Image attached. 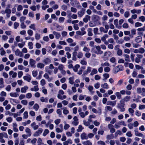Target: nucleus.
<instances>
[{"label": "nucleus", "instance_id": "nucleus-1", "mask_svg": "<svg viewBox=\"0 0 145 145\" xmlns=\"http://www.w3.org/2000/svg\"><path fill=\"white\" fill-rule=\"evenodd\" d=\"M130 97L129 96H127L123 99L121 100L120 103H118V108L120 109V111L123 112L125 111V109L124 108L125 105V102H127L130 100Z\"/></svg>", "mask_w": 145, "mask_h": 145}, {"label": "nucleus", "instance_id": "nucleus-2", "mask_svg": "<svg viewBox=\"0 0 145 145\" xmlns=\"http://www.w3.org/2000/svg\"><path fill=\"white\" fill-rule=\"evenodd\" d=\"M91 19L93 22L97 24V25L100 24V18L99 16L96 15H93L92 16Z\"/></svg>", "mask_w": 145, "mask_h": 145}, {"label": "nucleus", "instance_id": "nucleus-3", "mask_svg": "<svg viewBox=\"0 0 145 145\" xmlns=\"http://www.w3.org/2000/svg\"><path fill=\"white\" fill-rule=\"evenodd\" d=\"M112 53L109 51H107L105 52L103 58L104 61H107L108 60V58L110 56Z\"/></svg>", "mask_w": 145, "mask_h": 145}, {"label": "nucleus", "instance_id": "nucleus-4", "mask_svg": "<svg viewBox=\"0 0 145 145\" xmlns=\"http://www.w3.org/2000/svg\"><path fill=\"white\" fill-rule=\"evenodd\" d=\"M85 9L82 8L80 11H79L78 12V16L80 17H82V16L85 14Z\"/></svg>", "mask_w": 145, "mask_h": 145}, {"label": "nucleus", "instance_id": "nucleus-5", "mask_svg": "<svg viewBox=\"0 0 145 145\" xmlns=\"http://www.w3.org/2000/svg\"><path fill=\"white\" fill-rule=\"evenodd\" d=\"M15 54L16 56H19L20 57L23 56V54L22 52H20V50L18 49H17L15 52Z\"/></svg>", "mask_w": 145, "mask_h": 145}, {"label": "nucleus", "instance_id": "nucleus-6", "mask_svg": "<svg viewBox=\"0 0 145 145\" xmlns=\"http://www.w3.org/2000/svg\"><path fill=\"white\" fill-rule=\"evenodd\" d=\"M43 131L42 129V128H40V129H39L37 131H36L35 132L34 134V136L35 137L38 136L42 133Z\"/></svg>", "mask_w": 145, "mask_h": 145}, {"label": "nucleus", "instance_id": "nucleus-7", "mask_svg": "<svg viewBox=\"0 0 145 145\" xmlns=\"http://www.w3.org/2000/svg\"><path fill=\"white\" fill-rule=\"evenodd\" d=\"M142 38L140 36H138L135 39V41L137 43L140 42L142 41Z\"/></svg>", "mask_w": 145, "mask_h": 145}, {"label": "nucleus", "instance_id": "nucleus-8", "mask_svg": "<svg viewBox=\"0 0 145 145\" xmlns=\"http://www.w3.org/2000/svg\"><path fill=\"white\" fill-rule=\"evenodd\" d=\"M43 62L45 64H47L51 63V60L49 58L47 57L43 60Z\"/></svg>", "mask_w": 145, "mask_h": 145}, {"label": "nucleus", "instance_id": "nucleus-9", "mask_svg": "<svg viewBox=\"0 0 145 145\" xmlns=\"http://www.w3.org/2000/svg\"><path fill=\"white\" fill-rule=\"evenodd\" d=\"M29 63L32 67H34L35 68V61L33 59H30Z\"/></svg>", "mask_w": 145, "mask_h": 145}, {"label": "nucleus", "instance_id": "nucleus-10", "mask_svg": "<svg viewBox=\"0 0 145 145\" xmlns=\"http://www.w3.org/2000/svg\"><path fill=\"white\" fill-rule=\"evenodd\" d=\"M90 16L88 15H86L85 16V17L83 18V21L84 22L87 23L88 22V20H90Z\"/></svg>", "mask_w": 145, "mask_h": 145}, {"label": "nucleus", "instance_id": "nucleus-11", "mask_svg": "<svg viewBox=\"0 0 145 145\" xmlns=\"http://www.w3.org/2000/svg\"><path fill=\"white\" fill-rule=\"evenodd\" d=\"M117 46H118V50L117 51V55L119 56H121L122 55V51L120 49L119 47L120 46L119 45H117V46H115V47H116Z\"/></svg>", "mask_w": 145, "mask_h": 145}, {"label": "nucleus", "instance_id": "nucleus-12", "mask_svg": "<svg viewBox=\"0 0 145 145\" xmlns=\"http://www.w3.org/2000/svg\"><path fill=\"white\" fill-rule=\"evenodd\" d=\"M81 138L82 140L84 139H88V137L86 135L85 133H83L81 134Z\"/></svg>", "mask_w": 145, "mask_h": 145}, {"label": "nucleus", "instance_id": "nucleus-13", "mask_svg": "<svg viewBox=\"0 0 145 145\" xmlns=\"http://www.w3.org/2000/svg\"><path fill=\"white\" fill-rule=\"evenodd\" d=\"M119 68V66H117L113 68V72L114 74H116L119 71L118 68Z\"/></svg>", "mask_w": 145, "mask_h": 145}, {"label": "nucleus", "instance_id": "nucleus-14", "mask_svg": "<svg viewBox=\"0 0 145 145\" xmlns=\"http://www.w3.org/2000/svg\"><path fill=\"white\" fill-rule=\"evenodd\" d=\"M4 87L3 79L2 78H0V89L3 88Z\"/></svg>", "mask_w": 145, "mask_h": 145}, {"label": "nucleus", "instance_id": "nucleus-15", "mask_svg": "<svg viewBox=\"0 0 145 145\" xmlns=\"http://www.w3.org/2000/svg\"><path fill=\"white\" fill-rule=\"evenodd\" d=\"M28 88L27 86H25L24 87L22 88L21 89V92L22 93H25L26 92V90Z\"/></svg>", "mask_w": 145, "mask_h": 145}, {"label": "nucleus", "instance_id": "nucleus-16", "mask_svg": "<svg viewBox=\"0 0 145 145\" xmlns=\"http://www.w3.org/2000/svg\"><path fill=\"white\" fill-rule=\"evenodd\" d=\"M116 104V102L115 101L112 102L111 101H108L107 102V105L114 106Z\"/></svg>", "mask_w": 145, "mask_h": 145}, {"label": "nucleus", "instance_id": "nucleus-17", "mask_svg": "<svg viewBox=\"0 0 145 145\" xmlns=\"http://www.w3.org/2000/svg\"><path fill=\"white\" fill-rule=\"evenodd\" d=\"M80 67V66L78 64H76L75 66L73 68V71L75 72H77L78 71V69Z\"/></svg>", "mask_w": 145, "mask_h": 145}, {"label": "nucleus", "instance_id": "nucleus-18", "mask_svg": "<svg viewBox=\"0 0 145 145\" xmlns=\"http://www.w3.org/2000/svg\"><path fill=\"white\" fill-rule=\"evenodd\" d=\"M92 29L91 28H88V35L89 36H91L93 35V34L92 33Z\"/></svg>", "mask_w": 145, "mask_h": 145}, {"label": "nucleus", "instance_id": "nucleus-19", "mask_svg": "<svg viewBox=\"0 0 145 145\" xmlns=\"http://www.w3.org/2000/svg\"><path fill=\"white\" fill-rule=\"evenodd\" d=\"M97 25V24H95V22H93L92 20L89 23V25L90 27H94L95 26Z\"/></svg>", "mask_w": 145, "mask_h": 145}, {"label": "nucleus", "instance_id": "nucleus-20", "mask_svg": "<svg viewBox=\"0 0 145 145\" xmlns=\"http://www.w3.org/2000/svg\"><path fill=\"white\" fill-rule=\"evenodd\" d=\"M53 33V34L55 35L56 38L57 39H59L61 36V35L59 33H57L55 31H54Z\"/></svg>", "mask_w": 145, "mask_h": 145}, {"label": "nucleus", "instance_id": "nucleus-21", "mask_svg": "<svg viewBox=\"0 0 145 145\" xmlns=\"http://www.w3.org/2000/svg\"><path fill=\"white\" fill-rule=\"evenodd\" d=\"M101 87L105 89H107L108 88V86L107 83H105L101 85Z\"/></svg>", "mask_w": 145, "mask_h": 145}, {"label": "nucleus", "instance_id": "nucleus-22", "mask_svg": "<svg viewBox=\"0 0 145 145\" xmlns=\"http://www.w3.org/2000/svg\"><path fill=\"white\" fill-rule=\"evenodd\" d=\"M37 66V67L42 69L44 68V64L42 63H38Z\"/></svg>", "mask_w": 145, "mask_h": 145}, {"label": "nucleus", "instance_id": "nucleus-23", "mask_svg": "<svg viewBox=\"0 0 145 145\" xmlns=\"http://www.w3.org/2000/svg\"><path fill=\"white\" fill-rule=\"evenodd\" d=\"M25 132L28 133V136L30 137L31 135V130L28 127H27L25 129Z\"/></svg>", "mask_w": 145, "mask_h": 145}, {"label": "nucleus", "instance_id": "nucleus-24", "mask_svg": "<svg viewBox=\"0 0 145 145\" xmlns=\"http://www.w3.org/2000/svg\"><path fill=\"white\" fill-rule=\"evenodd\" d=\"M24 79L25 80L27 81L28 82H30L31 80V78L30 77L27 76H24L23 77Z\"/></svg>", "mask_w": 145, "mask_h": 145}, {"label": "nucleus", "instance_id": "nucleus-25", "mask_svg": "<svg viewBox=\"0 0 145 145\" xmlns=\"http://www.w3.org/2000/svg\"><path fill=\"white\" fill-rule=\"evenodd\" d=\"M97 73V70L95 69H93L90 73V75H93L94 74H96Z\"/></svg>", "mask_w": 145, "mask_h": 145}, {"label": "nucleus", "instance_id": "nucleus-26", "mask_svg": "<svg viewBox=\"0 0 145 145\" xmlns=\"http://www.w3.org/2000/svg\"><path fill=\"white\" fill-rule=\"evenodd\" d=\"M120 6H117V4L116 3L114 4V5L113 8L114 9L115 11H118L120 9Z\"/></svg>", "mask_w": 145, "mask_h": 145}, {"label": "nucleus", "instance_id": "nucleus-27", "mask_svg": "<svg viewBox=\"0 0 145 145\" xmlns=\"http://www.w3.org/2000/svg\"><path fill=\"white\" fill-rule=\"evenodd\" d=\"M10 101L11 103L13 105H14L13 104V103L14 102L15 103H18L17 101H18L15 99L10 98Z\"/></svg>", "mask_w": 145, "mask_h": 145}, {"label": "nucleus", "instance_id": "nucleus-28", "mask_svg": "<svg viewBox=\"0 0 145 145\" xmlns=\"http://www.w3.org/2000/svg\"><path fill=\"white\" fill-rule=\"evenodd\" d=\"M10 95L12 97H17L19 95L16 93H10Z\"/></svg>", "mask_w": 145, "mask_h": 145}, {"label": "nucleus", "instance_id": "nucleus-29", "mask_svg": "<svg viewBox=\"0 0 145 145\" xmlns=\"http://www.w3.org/2000/svg\"><path fill=\"white\" fill-rule=\"evenodd\" d=\"M135 134L137 136L142 137L143 135V134L142 133H139L138 131H135Z\"/></svg>", "mask_w": 145, "mask_h": 145}, {"label": "nucleus", "instance_id": "nucleus-30", "mask_svg": "<svg viewBox=\"0 0 145 145\" xmlns=\"http://www.w3.org/2000/svg\"><path fill=\"white\" fill-rule=\"evenodd\" d=\"M117 98L118 99H121V96L120 93L118 92H116L115 93Z\"/></svg>", "mask_w": 145, "mask_h": 145}, {"label": "nucleus", "instance_id": "nucleus-31", "mask_svg": "<svg viewBox=\"0 0 145 145\" xmlns=\"http://www.w3.org/2000/svg\"><path fill=\"white\" fill-rule=\"evenodd\" d=\"M86 33L85 31H83L82 33L80 31H77L76 32V33L78 35H83L85 34Z\"/></svg>", "mask_w": 145, "mask_h": 145}, {"label": "nucleus", "instance_id": "nucleus-32", "mask_svg": "<svg viewBox=\"0 0 145 145\" xmlns=\"http://www.w3.org/2000/svg\"><path fill=\"white\" fill-rule=\"evenodd\" d=\"M83 144L84 145H92V143L89 140H87L84 142Z\"/></svg>", "mask_w": 145, "mask_h": 145}, {"label": "nucleus", "instance_id": "nucleus-33", "mask_svg": "<svg viewBox=\"0 0 145 145\" xmlns=\"http://www.w3.org/2000/svg\"><path fill=\"white\" fill-rule=\"evenodd\" d=\"M74 77L73 76L69 78V82L71 84H74Z\"/></svg>", "mask_w": 145, "mask_h": 145}, {"label": "nucleus", "instance_id": "nucleus-34", "mask_svg": "<svg viewBox=\"0 0 145 145\" xmlns=\"http://www.w3.org/2000/svg\"><path fill=\"white\" fill-rule=\"evenodd\" d=\"M114 138V136L113 134H111L110 135H107L106 138L108 139H110L113 138Z\"/></svg>", "mask_w": 145, "mask_h": 145}, {"label": "nucleus", "instance_id": "nucleus-35", "mask_svg": "<svg viewBox=\"0 0 145 145\" xmlns=\"http://www.w3.org/2000/svg\"><path fill=\"white\" fill-rule=\"evenodd\" d=\"M49 133V131L48 129H45L44 132H43V135L44 136H46L47 134H48Z\"/></svg>", "mask_w": 145, "mask_h": 145}, {"label": "nucleus", "instance_id": "nucleus-36", "mask_svg": "<svg viewBox=\"0 0 145 145\" xmlns=\"http://www.w3.org/2000/svg\"><path fill=\"white\" fill-rule=\"evenodd\" d=\"M103 76L104 77L105 80V81L106 82V80L109 77V75L108 73H105L103 74Z\"/></svg>", "mask_w": 145, "mask_h": 145}, {"label": "nucleus", "instance_id": "nucleus-37", "mask_svg": "<svg viewBox=\"0 0 145 145\" xmlns=\"http://www.w3.org/2000/svg\"><path fill=\"white\" fill-rule=\"evenodd\" d=\"M124 56L125 58V60L126 61H130L129 56L127 54H124Z\"/></svg>", "mask_w": 145, "mask_h": 145}, {"label": "nucleus", "instance_id": "nucleus-38", "mask_svg": "<svg viewBox=\"0 0 145 145\" xmlns=\"http://www.w3.org/2000/svg\"><path fill=\"white\" fill-rule=\"evenodd\" d=\"M39 108V105L37 104H35L33 106V108L36 111H37Z\"/></svg>", "mask_w": 145, "mask_h": 145}, {"label": "nucleus", "instance_id": "nucleus-39", "mask_svg": "<svg viewBox=\"0 0 145 145\" xmlns=\"http://www.w3.org/2000/svg\"><path fill=\"white\" fill-rule=\"evenodd\" d=\"M24 119H27L28 118V113L27 111H25L24 112Z\"/></svg>", "mask_w": 145, "mask_h": 145}, {"label": "nucleus", "instance_id": "nucleus-40", "mask_svg": "<svg viewBox=\"0 0 145 145\" xmlns=\"http://www.w3.org/2000/svg\"><path fill=\"white\" fill-rule=\"evenodd\" d=\"M63 113L65 114H67L69 113V111L68 110H67V108L66 107L64 108Z\"/></svg>", "mask_w": 145, "mask_h": 145}, {"label": "nucleus", "instance_id": "nucleus-41", "mask_svg": "<svg viewBox=\"0 0 145 145\" xmlns=\"http://www.w3.org/2000/svg\"><path fill=\"white\" fill-rule=\"evenodd\" d=\"M33 44L32 42H29L28 43V45L29 46V49H32L33 48Z\"/></svg>", "mask_w": 145, "mask_h": 145}, {"label": "nucleus", "instance_id": "nucleus-42", "mask_svg": "<svg viewBox=\"0 0 145 145\" xmlns=\"http://www.w3.org/2000/svg\"><path fill=\"white\" fill-rule=\"evenodd\" d=\"M0 50H1L0 54L1 56H3L5 54V51L4 50L3 48V47H2L0 49Z\"/></svg>", "mask_w": 145, "mask_h": 145}, {"label": "nucleus", "instance_id": "nucleus-43", "mask_svg": "<svg viewBox=\"0 0 145 145\" xmlns=\"http://www.w3.org/2000/svg\"><path fill=\"white\" fill-rule=\"evenodd\" d=\"M38 72L37 71H32V75L33 76L35 77L37 76V75Z\"/></svg>", "mask_w": 145, "mask_h": 145}, {"label": "nucleus", "instance_id": "nucleus-44", "mask_svg": "<svg viewBox=\"0 0 145 145\" xmlns=\"http://www.w3.org/2000/svg\"><path fill=\"white\" fill-rule=\"evenodd\" d=\"M35 38L36 40H39L40 38V35L39 34L37 33L35 35Z\"/></svg>", "mask_w": 145, "mask_h": 145}, {"label": "nucleus", "instance_id": "nucleus-45", "mask_svg": "<svg viewBox=\"0 0 145 145\" xmlns=\"http://www.w3.org/2000/svg\"><path fill=\"white\" fill-rule=\"evenodd\" d=\"M142 25L141 23L138 22H136L135 24V27H138L141 26Z\"/></svg>", "mask_w": 145, "mask_h": 145}, {"label": "nucleus", "instance_id": "nucleus-46", "mask_svg": "<svg viewBox=\"0 0 145 145\" xmlns=\"http://www.w3.org/2000/svg\"><path fill=\"white\" fill-rule=\"evenodd\" d=\"M78 129H77V131L78 132H80L82 130L84 129V128L82 127V125H80L78 127Z\"/></svg>", "mask_w": 145, "mask_h": 145}, {"label": "nucleus", "instance_id": "nucleus-47", "mask_svg": "<svg viewBox=\"0 0 145 145\" xmlns=\"http://www.w3.org/2000/svg\"><path fill=\"white\" fill-rule=\"evenodd\" d=\"M40 100L42 102H45L46 103H47V102H48V99H46V101H45V99H44V97H41L40 98Z\"/></svg>", "mask_w": 145, "mask_h": 145}, {"label": "nucleus", "instance_id": "nucleus-48", "mask_svg": "<svg viewBox=\"0 0 145 145\" xmlns=\"http://www.w3.org/2000/svg\"><path fill=\"white\" fill-rule=\"evenodd\" d=\"M67 6L65 5H63L61 6V8L64 10H66L67 9Z\"/></svg>", "mask_w": 145, "mask_h": 145}, {"label": "nucleus", "instance_id": "nucleus-49", "mask_svg": "<svg viewBox=\"0 0 145 145\" xmlns=\"http://www.w3.org/2000/svg\"><path fill=\"white\" fill-rule=\"evenodd\" d=\"M40 82V84L42 86L46 84V82L44 79H42Z\"/></svg>", "mask_w": 145, "mask_h": 145}, {"label": "nucleus", "instance_id": "nucleus-50", "mask_svg": "<svg viewBox=\"0 0 145 145\" xmlns=\"http://www.w3.org/2000/svg\"><path fill=\"white\" fill-rule=\"evenodd\" d=\"M21 103L24 105H26L27 104V101L25 100H23L21 101Z\"/></svg>", "mask_w": 145, "mask_h": 145}, {"label": "nucleus", "instance_id": "nucleus-51", "mask_svg": "<svg viewBox=\"0 0 145 145\" xmlns=\"http://www.w3.org/2000/svg\"><path fill=\"white\" fill-rule=\"evenodd\" d=\"M110 71V68L109 67H106L104 68V71L105 72H109Z\"/></svg>", "mask_w": 145, "mask_h": 145}, {"label": "nucleus", "instance_id": "nucleus-52", "mask_svg": "<svg viewBox=\"0 0 145 145\" xmlns=\"http://www.w3.org/2000/svg\"><path fill=\"white\" fill-rule=\"evenodd\" d=\"M84 124L86 126H88L89 125V123L88 121H86V120L83 121Z\"/></svg>", "mask_w": 145, "mask_h": 145}, {"label": "nucleus", "instance_id": "nucleus-53", "mask_svg": "<svg viewBox=\"0 0 145 145\" xmlns=\"http://www.w3.org/2000/svg\"><path fill=\"white\" fill-rule=\"evenodd\" d=\"M25 44V43L24 42H23L22 43H18V46L20 48H22Z\"/></svg>", "mask_w": 145, "mask_h": 145}, {"label": "nucleus", "instance_id": "nucleus-54", "mask_svg": "<svg viewBox=\"0 0 145 145\" xmlns=\"http://www.w3.org/2000/svg\"><path fill=\"white\" fill-rule=\"evenodd\" d=\"M83 56V54L82 52H79L77 56L78 58L79 59L81 58Z\"/></svg>", "mask_w": 145, "mask_h": 145}, {"label": "nucleus", "instance_id": "nucleus-55", "mask_svg": "<svg viewBox=\"0 0 145 145\" xmlns=\"http://www.w3.org/2000/svg\"><path fill=\"white\" fill-rule=\"evenodd\" d=\"M83 50L85 52H89L90 51V49L86 46H84L83 49Z\"/></svg>", "mask_w": 145, "mask_h": 145}, {"label": "nucleus", "instance_id": "nucleus-56", "mask_svg": "<svg viewBox=\"0 0 145 145\" xmlns=\"http://www.w3.org/2000/svg\"><path fill=\"white\" fill-rule=\"evenodd\" d=\"M135 67L136 69L138 70H139L140 69H143L142 67L138 65H135Z\"/></svg>", "mask_w": 145, "mask_h": 145}, {"label": "nucleus", "instance_id": "nucleus-57", "mask_svg": "<svg viewBox=\"0 0 145 145\" xmlns=\"http://www.w3.org/2000/svg\"><path fill=\"white\" fill-rule=\"evenodd\" d=\"M14 25L15 29H16L19 25V23L16 22L14 23Z\"/></svg>", "mask_w": 145, "mask_h": 145}, {"label": "nucleus", "instance_id": "nucleus-58", "mask_svg": "<svg viewBox=\"0 0 145 145\" xmlns=\"http://www.w3.org/2000/svg\"><path fill=\"white\" fill-rule=\"evenodd\" d=\"M86 95H84V96H83L82 95H80L79 97V99L80 100H82L83 99H84V97H86Z\"/></svg>", "mask_w": 145, "mask_h": 145}, {"label": "nucleus", "instance_id": "nucleus-59", "mask_svg": "<svg viewBox=\"0 0 145 145\" xmlns=\"http://www.w3.org/2000/svg\"><path fill=\"white\" fill-rule=\"evenodd\" d=\"M71 11L72 12L76 13L77 12V9L74 7H71Z\"/></svg>", "mask_w": 145, "mask_h": 145}, {"label": "nucleus", "instance_id": "nucleus-60", "mask_svg": "<svg viewBox=\"0 0 145 145\" xmlns=\"http://www.w3.org/2000/svg\"><path fill=\"white\" fill-rule=\"evenodd\" d=\"M27 33L30 36H31L33 34V31L30 29H29L27 31Z\"/></svg>", "mask_w": 145, "mask_h": 145}, {"label": "nucleus", "instance_id": "nucleus-61", "mask_svg": "<svg viewBox=\"0 0 145 145\" xmlns=\"http://www.w3.org/2000/svg\"><path fill=\"white\" fill-rule=\"evenodd\" d=\"M67 85L66 84H64L62 85V88L63 89L65 90L67 89Z\"/></svg>", "mask_w": 145, "mask_h": 145}, {"label": "nucleus", "instance_id": "nucleus-62", "mask_svg": "<svg viewBox=\"0 0 145 145\" xmlns=\"http://www.w3.org/2000/svg\"><path fill=\"white\" fill-rule=\"evenodd\" d=\"M23 73L22 71H19L18 72V76L19 78H21L22 76Z\"/></svg>", "mask_w": 145, "mask_h": 145}, {"label": "nucleus", "instance_id": "nucleus-63", "mask_svg": "<svg viewBox=\"0 0 145 145\" xmlns=\"http://www.w3.org/2000/svg\"><path fill=\"white\" fill-rule=\"evenodd\" d=\"M26 17L25 16H22L21 17L20 19V21L21 22H24V21L25 20Z\"/></svg>", "mask_w": 145, "mask_h": 145}, {"label": "nucleus", "instance_id": "nucleus-64", "mask_svg": "<svg viewBox=\"0 0 145 145\" xmlns=\"http://www.w3.org/2000/svg\"><path fill=\"white\" fill-rule=\"evenodd\" d=\"M17 9L18 11H20L22 10L23 9L22 6L21 5H19Z\"/></svg>", "mask_w": 145, "mask_h": 145}]
</instances>
